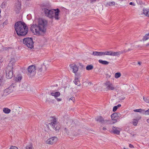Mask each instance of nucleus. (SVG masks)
<instances>
[{"label":"nucleus","mask_w":149,"mask_h":149,"mask_svg":"<svg viewBox=\"0 0 149 149\" xmlns=\"http://www.w3.org/2000/svg\"><path fill=\"white\" fill-rule=\"evenodd\" d=\"M47 24V21L46 20L39 18L38 20V25L33 24L31 26V30L34 35H42L46 31Z\"/></svg>","instance_id":"1"},{"label":"nucleus","mask_w":149,"mask_h":149,"mask_svg":"<svg viewBox=\"0 0 149 149\" xmlns=\"http://www.w3.org/2000/svg\"><path fill=\"white\" fill-rule=\"evenodd\" d=\"M15 28L18 36H24L28 31V29L26 25L24 22H18L15 23Z\"/></svg>","instance_id":"2"},{"label":"nucleus","mask_w":149,"mask_h":149,"mask_svg":"<svg viewBox=\"0 0 149 149\" xmlns=\"http://www.w3.org/2000/svg\"><path fill=\"white\" fill-rule=\"evenodd\" d=\"M44 12L45 15L50 18L53 19L54 18L56 20H58L60 19L59 16L60 11L58 8L51 10L45 8Z\"/></svg>","instance_id":"3"},{"label":"nucleus","mask_w":149,"mask_h":149,"mask_svg":"<svg viewBox=\"0 0 149 149\" xmlns=\"http://www.w3.org/2000/svg\"><path fill=\"white\" fill-rule=\"evenodd\" d=\"M49 121L50 122L48 125H46L49 129L48 125H51L52 128L56 131H58L60 128V125L57 122V119L54 116L50 117L49 119Z\"/></svg>","instance_id":"4"},{"label":"nucleus","mask_w":149,"mask_h":149,"mask_svg":"<svg viewBox=\"0 0 149 149\" xmlns=\"http://www.w3.org/2000/svg\"><path fill=\"white\" fill-rule=\"evenodd\" d=\"M23 43L28 47L32 49L33 47V43L31 38H27L23 39Z\"/></svg>","instance_id":"5"},{"label":"nucleus","mask_w":149,"mask_h":149,"mask_svg":"<svg viewBox=\"0 0 149 149\" xmlns=\"http://www.w3.org/2000/svg\"><path fill=\"white\" fill-rule=\"evenodd\" d=\"M123 53L122 52H114L112 51H107L104 52V56H118Z\"/></svg>","instance_id":"6"},{"label":"nucleus","mask_w":149,"mask_h":149,"mask_svg":"<svg viewBox=\"0 0 149 149\" xmlns=\"http://www.w3.org/2000/svg\"><path fill=\"white\" fill-rule=\"evenodd\" d=\"M13 69L12 68L7 67L6 70V77L8 79H10L13 77Z\"/></svg>","instance_id":"7"},{"label":"nucleus","mask_w":149,"mask_h":149,"mask_svg":"<svg viewBox=\"0 0 149 149\" xmlns=\"http://www.w3.org/2000/svg\"><path fill=\"white\" fill-rule=\"evenodd\" d=\"M15 90V86L14 84H12L8 88L5 89L4 91V94L5 95H8Z\"/></svg>","instance_id":"8"},{"label":"nucleus","mask_w":149,"mask_h":149,"mask_svg":"<svg viewBox=\"0 0 149 149\" xmlns=\"http://www.w3.org/2000/svg\"><path fill=\"white\" fill-rule=\"evenodd\" d=\"M120 114L118 113H114L111 115V119L114 121L112 122V123L114 124L116 123L117 120L120 118Z\"/></svg>","instance_id":"9"},{"label":"nucleus","mask_w":149,"mask_h":149,"mask_svg":"<svg viewBox=\"0 0 149 149\" xmlns=\"http://www.w3.org/2000/svg\"><path fill=\"white\" fill-rule=\"evenodd\" d=\"M69 67L72 72L76 74L78 71L79 67L74 63L70 64Z\"/></svg>","instance_id":"10"},{"label":"nucleus","mask_w":149,"mask_h":149,"mask_svg":"<svg viewBox=\"0 0 149 149\" xmlns=\"http://www.w3.org/2000/svg\"><path fill=\"white\" fill-rule=\"evenodd\" d=\"M58 140V138L56 137H53L48 139L46 141V143L48 144L52 145L55 143Z\"/></svg>","instance_id":"11"},{"label":"nucleus","mask_w":149,"mask_h":149,"mask_svg":"<svg viewBox=\"0 0 149 149\" xmlns=\"http://www.w3.org/2000/svg\"><path fill=\"white\" fill-rule=\"evenodd\" d=\"M17 1V2L15 3L14 6V10L17 13H18L21 10V6L20 2L19 1V0Z\"/></svg>","instance_id":"12"},{"label":"nucleus","mask_w":149,"mask_h":149,"mask_svg":"<svg viewBox=\"0 0 149 149\" xmlns=\"http://www.w3.org/2000/svg\"><path fill=\"white\" fill-rule=\"evenodd\" d=\"M140 15H144L147 17H149V8H143L142 11L139 12Z\"/></svg>","instance_id":"13"},{"label":"nucleus","mask_w":149,"mask_h":149,"mask_svg":"<svg viewBox=\"0 0 149 149\" xmlns=\"http://www.w3.org/2000/svg\"><path fill=\"white\" fill-rule=\"evenodd\" d=\"M106 88L108 90H113L114 89V87L112 84L109 81H107L105 83Z\"/></svg>","instance_id":"14"},{"label":"nucleus","mask_w":149,"mask_h":149,"mask_svg":"<svg viewBox=\"0 0 149 149\" xmlns=\"http://www.w3.org/2000/svg\"><path fill=\"white\" fill-rule=\"evenodd\" d=\"M36 70V67L34 65L30 66L28 68V72L30 74H34Z\"/></svg>","instance_id":"15"},{"label":"nucleus","mask_w":149,"mask_h":149,"mask_svg":"<svg viewBox=\"0 0 149 149\" xmlns=\"http://www.w3.org/2000/svg\"><path fill=\"white\" fill-rule=\"evenodd\" d=\"M50 92L51 95L54 96L55 98L59 97L61 95L60 92L58 91L55 92L54 91H51Z\"/></svg>","instance_id":"16"},{"label":"nucleus","mask_w":149,"mask_h":149,"mask_svg":"<svg viewBox=\"0 0 149 149\" xmlns=\"http://www.w3.org/2000/svg\"><path fill=\"white\" fill-rule=\"evenodd\" d=\"M15 61L14 58H11L7 67H9L12 69L13 68L14 65L15 63Z\"/></svg>","instance_id":"17"},{"label":"nucleus","mask_w":149,"mask_h":149,"mask_svg":"<svg viewBox=\"0 0 149 149\" xmlns=\"http://www.w3.org/2000/svg\"><path fill=\"white\" fill-rule=\"evenodd\" d=\"M96 120L102 123H104L108 121L107 120H104L102 117L99 116L95 118Z\"/></svg>","instance_id":"18"},{"label":"nucleus","mask_w":149,"mask_h":149,"mask_svg":"<svg viewBox=\"0 0 149 149\" xmlns=\"http://www.w3.org/2000/svg\"><path fill=\"white\" fill-rule=\"evenodd\" d=\"M113 132L115 134H119L121 131V129L116 127H113Z\"/></svg>","instance_id":"19"},{"label":"nucleus","mask_w":149,"mask_h":149,"mask_svg":"<svg viewBox=\"0 0 149 149\" xmlns=\"http://www.w3.org/2000/svg\"><path fill=\"white\" fill-rule=\"evenodd\" d=\"M92 55L97 56H104V52H94L93 53Z\"/></svg>","instance_id":"20"},{"label":"nucleus","mask_w":149,"mask_h":149,"mask_svg":"<svg viewBox=\"0 0 149 149\" xmlns=\"http://www.w3.org/2000/svg\"><path fill=\"white\" fill-rule=\"evenodd\" d=\"M98 62L104 65H107L109 64V62L106 61H103L101 59L99 60Z\"/></svg>","instance_id":"21"},{"label":"nucleus","mask_w":149,"mask_h":149,"mask_svg":"<svg viewBox=\"0 0 149 149\" xmlns=\"http://www.w3.org/2000/svg\"><path fill=\"white\" fill-rule=\"evenodd\" d=\"M11 111V110L8 108H4L3 109V111L5 113L8 114Z\"/></svg>","instance_id":"22"},{"label":"nucleus","mask_w":149,"mask_h":149,"mask_svg":"<svg viewBox=\"0 0 149 149\" xmlns=\"http://www.w3.org/2000/svg\"><path fill=\"white\" fill-rule=\"evenodd\" d=\"M73 82L76 85H77L78 86H79L80 85L79 81L78 78H76L74 79Z\"/></svg>","instance_id":"23"},{"label":"nucleus","mask_w":149,"mask_h":149,"mask_svg":"<svg viewBox=\"0 0 149 149\" xmlns=\"http://www.w3.org/2000/svg\"><path fill=\"white\" fill-rule=\"evenodd\" d=\"M24 86L25 87H24V89L28 91L31 90V87L30 85H27V84H24Z\"/></svg>","instance_id":"24"},{"label":"nucleus","mask_w":149,"mask_h":149,"mask_svg":"<svg viewBox=\"0 0 149 149\" xmlns=\"http://www.w3.org/2000/svg\"><path fill=\"white\" fill-rule=\"evenodd\" d=\"M93 68V66L92 65H89L86 67V69L87 70H92Z\"/></svg>","instance_id":"25"},{"label":"nucleus","mask_w":149,"mask_h":149,"mask_svg":"<svg viewBox=\"0 0 149 149\" xmlns=\"http://www.w3.org/2000/svg\"><path fill=\"white\" fill-rule=\"evenodd\" d=\"M139 120L134 119L133 120L132 122L131 123L133 124L134 126H136L138 123Z\"/></svg>","instance_id":"26"},{"label":"nucleus","mask_w":149,"mask_h":149,"mask_svg":"<svg viewBox=\"0 0 149 149\" xmlns=\"http://www.w3.org/2000/svg\"><path fill=\"white\" fill-rule=\"evenodd\" d=\"M149 38V33L147 34L143 37V41H146Z\"/></svg>","instance_id":"27"},{"label":"nucleus","mask_w":149,"mask_h":149,"mask_svg":"<svg viewBox=\"0 0 149 149\" xmlns=\"http://www.w3.org/2000/svg\"><path fill=\"white\" fill-rule=\"evenodd\" d=\"M121 76V74L120 72H117L115 73L114 74V77L115 78L118 79Z\"/></svg>","instance_id":"28"},{"label":"nucleus","mask_w":149,"mask_h":149,"mask_svg":"<svg viewBox=\"0 0 149 149\" xmlns=\"http://www.w3.org/2000/svg\"><path fill=\"white\" fill-rule=\"evenodd\" d=\"M26 149H32L33 146L31 143L28 144L25 147Z\"/></svg>","instance_id":"29"},{"label":"nucleus","mask_w":149,"mask_h":149,"mask_svg":"<svg viewBox=\"0 0 149 149\" xmlns=\"http://www.w3.org/2000/svg\"><path fill=\"white\" fill-rule=\"evenodd\" d=\"M22 79V76H19L16 78L15 80L16 81H19L21 80Z\"/></svg>","instance_id":"30"},{"label":"nucleus","mask_w":149,"mask_h":149,"mask_svg":"<svg viewBox=\"0 0 149 149\" xmlns=\"http://www.w3.org/2000/svg\"><path fill=\"white\" fill-rule=\"evenodd\" d=\"M143 99L145 102L149 103V97H143Z\"/></svg>","instance_id":"31"},{"label":"nucleus","mask_w":149,"mask_h":149,"mask_svg":"<svg viewBox=\"0 0 149 149\" xmlns=\"http://www.w3.org/2000/svg\"><path fill=\"white\" fill-rule=\"evenodd\" d=\"M143 111H144V110L141 109H134V111L136 112H141Z\"/></svg>","instance_id":"32"},{"label":"nucleus","mask_w":149,"mask_h":149,"mask_svg":"<svg viewBox=\"0 0 149 149\" xmlns=\"http://www.w3.org/2000/svg\"><path fill=\"white\" fill-rule=\"evenodd\" d=\"M109 6L110 5H113L114 6L115 5V2L114 1H112L110 2H109L107 4Z\"/></svg>","instance_id":"33"},{"label":"nucleus","mask_w":149,"mask_h":149,"mask_svg":"<svg viewBox=\"0 0 149 149\" xmlns=\"http://www.w3.org/2000/svg\"><path fill=\"white\" fill-rule=\"evenodd\" d=\"M145 114L146 115H149V109L145 111Z\"/></svg>","instance_id":"34"},{"label":"nucleus","mask_w":149,"mask_h":149,"mask_svg":"<svg viewBox=\"0 0 149 149\" xmlns=\"http://www.w3.org/2000/svg\"><path fill=\"white\" fill-rule=\"evenodd\" d=\"M70 100H72V101H73V102H74L75 101V98H74L73 97H71L70 98L69 100H68V101H70Z\"/></svg>","instance_id":"35"},{"label":"nucleus","mask_w":149,"mask_h":149,"mask_svg":"<svg viewBox=\"0 0 149 149\" xmlns=\"http://www.w3.org/2000/svg\"><path fill=\"white\" fill-rule=\"evenodd\" d=\"M9 149H18V148L16 146H11Z\"/></svg>","instance_id":"36"},{"label":"nucleus","mask_w":149,"mask_h":149,"mask_svg":"<svg viewBox=\"0 0 149 149\" xmlns=\"http://www.w3.org/2000/svg\"><path fill=\"white\" fill-rule=\"evenodd\" d=\"M118 108L117 107V106H115L113 108V111L114 112L116 111L117 109Z\"/></svg>","instance_id":"37"},{"label":"nucleus","mask_w":149,"mask_h":149,"mask_svg":"<svg viewBox=\"0 0 149 149\" xmlns=\"http://www.w3.org/2000/svg\"><path fill=\"white\" fill-rule=\"evenodd\" d=\"M129 4L130 5H133V6H135L136 5V4L135 3H133L132 2H130V3Z\"/></svg>","instance_id":"38"},{"label":"nucleus","mask_w":149,"mask_h":149,"mask_svg":"<svg viewBox=\"0 0 149 149\" xmlns=\"http://www.w3.org/2000/svg\"><path fill=\"white\" fill-rule=\"evenodd\" d=\"M56 100L58 102H60L62 100V99L61 98H56Z\"/></svg>","instance_id":"39"},{"label":"nucleus","mask_w":149,"mask_h":149,"mask_svg":"<svg viewBox=\"0 0 149 149\" xmlns=\"http://www.w3.org/2000/svg\"><path fill=\"white\" fill-rule=\"evenodd\" d=\"M96 0H90L91 3H93L95 2Z\"/></svg>","instance_id":"40"},{"label":"nucleus","mask_w":149,"mask_h":149,"mask_svg":"<svg viewBox=\"0 0 149 149\" xmlns=\"http://www.w3.org/2000/svg\"><path fill=\"white\" fill-rule=\"evenodd\" d=\"M129 147L131 148H134V146L131 144H130L129 145Z\"/></svg>","instance_id":"41"},{"label":"nucleus","mask_w":149,"mask_h":149,"mask_svg":"<svg viewBox=\"0 0 149 149\" xmlns=\"http://www.w3.org/2000/svg\"><path fill=\"white\" fill-rule=\"evenodd\" d=\"M67 130L66 128H65L63 130V131L66 133L67 132Z\"/></svg>","instance_id":"42"},{"label":"nucleus","mask_w":149,"mask_h":149,"mask_svg":"<svg viewBox=\"0 0 149 149\" xmlns=\"http://www.w3.org/2000/svg\"><path fill=\"white\" fill-rule=\"evenodd\" d=\"M116 106H117V108H118V107H120L121 106V105L120 104H119Z\"/></svg>","instance_id":"43"},{"label":"nucleus","mask_w":149,"mask_h":149,"mask_svg":"<svg viewBox=\"0 0 149 149\" xmlns=\"http://www.w3.org/2000/svg\"><path fill=\"white\" fill-rule=\"evenodd\" d=\"M103 129L104 130H107V128L106 127H103Z\"/></svg>","instance_id":"44"},{"label":"nucleus","mask_w":149,"mask_h":149,"mask_svg":"<svg viewBox=\"0 0 149 149\" xmlns=\"http://www.w3.org/2000/svg\"><path fill=\"white\" fill-rule=\"evenodd\" d=\"M2 84V81H0V85H1Z\"/></svg>","instance_id":"45"},{"label":"nucleus","mask_w":149,"mask_h":149,"mask_svg":"<svg viewBox=\"0 0 149 149\" xmlns=\"http://www.w3.org/2000/svg\"><path fill=\"white\" fill-rule=\"evenodd\" d=\"M147 122L149 124V118L147 119Z\"/></svg>","instance_id":"46"},{"label":"nucleus","mask_w":149,"mask_h":149,"mask_svg":"<svg viewBox=\"0 0 149 149\" xmlns=\"http://www.w3.org/2000/svg\"><path fill=\"white\" fill-rule=\"evenodd\" d=\"M3 4H4V5L5 4L4 3H2V5H1V7L2 8L3 7V6H2V5H3Z\"/></svg>","instance_id":"47"},{"label":"nucleus","mask_w":149,"mask_h":149,"mask_svg":"<svg viewBox=\"0 0 149 149\" xmlns=\"http://www.w3.org/2000/svg\"><path fill=\"white\" fill-rule=\"evenodd\" d=\"M146 46H149V43L148 44H147V45H146Z\"/></svg>","instance_id":"48"},{"label":"nucleus","mask_w":149,"mask_h":149,"mask_svg":"<svg viewBox=\"0 0 149 149\" xmlns=\"http://www.w3.org/2000/svg\"><path fill=\"white\" fill-rule=\"evenodd\" d=\"M138 64H139V65H140L141 64V63H140V62H138Z\"/></svg>","instance_id":"49"},{"label":"nucleus","mask_w":149,"mask_h":149,"mask_svg":"<svg viewBox=\"0 0 149 149\" xmlns=\"http://www.w3.org/2000/svg\"><path fill=\"white\" fill-rule=\"evenodd\" d=\"M29 0H25V2L28 1H29Z\"/></svg>","instance_id":"50"},{"label":"nucleus","mask_w":149,"mask_h":149,"mask_svg":"<svg viewBox=\"0 0 149 149\" xmlns=\"http://www.w3.org/2000/svg\"><path fill=\"white\" fill-rule=\"evenodd\" d=\"M123 149H128V148H124Z\"/></svg>","instance_id":"51"}]
</instances>
